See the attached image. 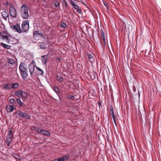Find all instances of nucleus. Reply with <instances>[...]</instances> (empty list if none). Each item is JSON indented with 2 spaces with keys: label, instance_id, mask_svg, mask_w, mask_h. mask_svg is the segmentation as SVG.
I'll return each mask as SVG.
<instances>
[{
  "label": "nucleus",
  "instance_id": "nucleus-1",
  "mask_svg": "<svg viewBox=\"0 0 161 161\" xmlns=\"http://www.w3.org/2000/svg\"><path fill=\"white\" fill-rule=\"evenodd\" d=\"M19 69L21 71V75L23 79L24 80L26 79L28 76V71L26 64L23 62H22L19 65Z\"/></svg>",
  "mask_w": 161,
  "mask_h": 161
},
{
  "label": "nucleus",
  "instance_id": "nucleus-2",
  "mask_svg": "<svg viewBox=\"0 0 161 161\" xmlns=\"http://www.w3.org/2000/svg\"><path fill=\"white\" fill-rule=\"evenodd\" d=\"M28 8L24 4L21 7L20 11L21 17L24 19H27L29 16Z\"/></svg>",
  "mask_w": 161,
  "mask_h": 161
},
{
  "label": "nucleus",
  "instance_id": "nucleus-3",
  "mask_svg": "<svg viewBox=\"0 0 161 161\" xmlns=\"http://www.w3.org/2000/svg\"><path fill=\"white\" fill-rule=\"evenodd\" d=\"M29 29V22L27 20L24 21L22 24L21 29L22 32H26Z\"/></svg>",
  "mask_w": 161,
  "mask_h": 161
},
{
  "label": "nucleus",
  "instance_id": "nucleus-4",
  "mask_svg": "<svg viewBox=\"0 0 161 161\" xmlns=\"http://www.w3.org/2000/svg\"><path fill=\"white\" fill-rule=\"evenodd\" d=\"M17 69H14L12 71L11 74V80L12 81H15L16 80H17L19 77V76L18 75L17 72L16 71Z\"/></svg>",
  "mask_w": 161,
  "mask_h": 161
},
{
  "label": "nucleus",
  "instance_id": "nucleus-5",
  "mask_svg": "<svg viewBox=\"0 0 161 161\" xmlns=\"http://www.w3.org/2000/svg\"><path fill=\"white\" fill-rule=\"evenodd\" d=\"M70 3L72 5V7L75 9L76 10V11L78 13H81L82 10L81 8H79V6L75 4V2L72 0H70Z\"/></svg>",
  "mask_w": 161,
  "mask_h": 161
},
{
  "label": "nucleus",
  "instance_id": "nucleus-6",
  "mask_svg": "<svg viewBox=\"0 0 161 161\" xmlns=\"http://www.w3.org/2000/svg\"><path fill=\"white\" fill-rule=\"evenodd\" d=\"M11 28L15 31L19 33L22 32L20 26L19 24H16L15 25H12Z\"/></svg>",
  "mask_w": 161,
  "mask_h": 161
},
{
  "label": "nucleus",
  "instance_id": "nucleus-7",
  "mask_svg": "<svg viewBox=\"0 0 161 161\" xmlns=\"http://www.w3.org/2000/svg\"><path fill=\"white\" fill-rule=\"evenodd\" d=\"M11 4V16L16 17L17 16V11L15 8Z\"/></svg>",
  "mask_w": 161,
  "mask_h": 161
},
{
  "label": "nucleus",
  "instance_id": "nucleus-8",
  "mask_svg": "<svg viewBox=\"0 0 161 161\" xmlns=\"http://www.w3.org/2000/svg\"><path fill=\"white\" fill-rule=\"evenodd\" d=\"M69 157V155H65L61 157L58 158L54 159V160L55 161H64L67 160Z\"/></svg>",
  "mask_w": 161,
  "mask_h": 161
},
{
  "label": "nucleus",
  "instance_id": "nucleus-9",
  "mask_svg": "<svg viewBox=\"0 0 161 161\" xmlns=\"http://www.w3.org/2000/svg\"><path fill=\"white\" fill-rule=\"evenodd\" d=\"M8 135L6 138L7 141L6 145L7 147H9L10 145V130H8Z\"/></svg>",
  "mask_w": 161,
  "mask_h": 161
},
{
  "label": "nucleus",
  "instance_id": "nucleus-10",
  "mask_svg": "<svg viewBox=\"0 0 161 161\" xmlns=\"http://www.w3.org/2000/svg\"><path fill=\"white\" fill-rule=\"evenodd\" d=\"M38 47L42 49H45L47 48V45L44 42H39L38 44Z\"/></svg>",
  "mask_w": 161,
  "mask_h": 161
},
{
  "label": "nucleus",
  "instance_id": "nucleus-11",
  "mask_svg": "<svg viewBox=\"0 0 161 161\" xmlns=\"http://www.w3.org/2000/svg\"><path fill=\"white\" fill-rule=\"evenodd\" d=\"M35 68V65L31 63L28 66V69L31 75L33 74Z\"/></svg>",
  "mask_w": 161,
  "mask_h": 161
},
{
  "label": "nucleus",
  "instance_id": "nucleus-12",
  "mask_svg": "<svg viewBox=\"0 0 161 161\" xmlns=\"http://www.w3.org/2000/svg\"><path fill=\"white\" fill-rule=\"evenodd\" d=\"M1 33L2 34L3 36L5 37V40L7 42H9L10 40L8 39V36L7 33L5 31H2L1 32Z\"/></svg>",
  "mask_w": 161,
  "mask_h": 161
},
{
  "label": "nucleus",
  "instance_id": "nucleus-13",
  "mask_svg": "<svg viewBox=\"0 0 161 161\" xmlns=\"http://www.w3.org/2000/svg\"><path fill=\"white\" fill-rule=\"evenodd\" d=\"M11 88L13 89H17L19 87V84L17 82L11 83Z\"/></svg>",
  "mask_w": 161,
  "mask_h": 161
},
{
  "label": "nucleus",
  "instance_id": "nucleus-14",
  "mask_svg": "<svg viewBox=\"0 0 161 161\" xmlns=\"http://www.w3.org/2000/svg\"><path fill=\"white\" fill-rule=\"evenodd\" d=\"M11 64H12L13 66L12 67V66H11V69H16L15 61L13 59H11Z\"/></svg>",
  "mask_w": 161,
  "mask_h": 161
},
{
  "label": "nucleus",
  "instance_id": "nucleus-15",
  "mask_svg": "<svg viewBox=\"0 0 161 161\" xmlns=\"http://www.w3.org/2000/svg\"><path fill=\"white\" fill-rule=\"evenodd\" d=\"M18 41L17 39L11 36V44H16L18 43Z\"/></svg>",
  "mask_w": 161,
  "mask_h": 161
},
{
  "label": "nucleus",
  "instance_id": "nucleus-16",
  "mask_svg": "<svg viewBox=\"0 0 161 161\" xmlns=\"http://www.w3.org/2000/svg\"><path fill=\"white\" fill-rule=\"evenodd\" d=\"M21 117L26 119H31V116L28 114L27 113H23Z\"/></svg>",
  "mask_w": 161,
  "mask_h": 161
},
{
  "label": "nucleus",
  "instance_id": "nucleus-17",
  "mask_svg": "<svg viewBox=\"0 0 161 161\" xmlns=\"http://www.w3.org/2000/svg\"><path fill=\"white\" fill-rule=\"evenodd\" d=\"M55 79L56 80L60 82H62L64 80V78L58 75L56 76Z\"/></svg>",
  "mask_w": 161,
  "mask_h": 161
},
{
  "label": "nucleus",
  "instance_id": "nucleus-18",
  "mask_svg": "<svg viewBox=\"0 0 161 161\" xmlns=\"http://www.w3.org/2000/svg\"><path fill=\"white\" fill-rule=\"evenodd\" d=\"M22 90H18L14 93V95L17 97H20L22 95Z\"/></svg>",
  "mask_w": 161,
  "mask_h": 161
},
{
  "label": "nucleus",
  "instance_id": "nucleus-19",
  "mask_svg": "<svg viewBox=\"0 0 161 161\" xmlns=\"http://www.w3.org/2000/svg\"><path fill=\"white\" fill-rule=\"evenodd\" d=\"M31 129L32 130H34L36 131H37L39 133H41V131H40L41 129H40L39 128V127H36L34 126H32L31 127Z\"/></svg>",
  "mask_w": 161,
  "mask_h": 161
},
{
  "label": "nucleus",
  "instance_id": "nucleus-20",
  "mask_svg": "<svg viewBox=\"0 0 161 161\" xmlns=\"http://www.w3.org/2000/svg\"><path fill=\"white\" fill-rule=\"evenodd\" d=\"M2 14L5 19L7 20V18H8V19H9V15L7 13V12L6 11L3 12L2 13Z\"/></svg>",
  "mask_w": 161,
  "mask_h": 161
},
{
  "label": "nucleus",
  "instance_id": "nucleus-21",
  "mask_svg": "<svg viewBox=\"0 0 161 161\" xmlns=\"http://www.w3.org/2000/svg\"><path fill=\"white\" fill-rule=\"evenodd\" d=\"M40 131H41V133H42V134L45 135L46 136H48L50 135V133L49 132H48L45 130L41 129Z\"/></svg>",
  "mask_w": 161,
  "mask_h": 161
},
{
  "label": "nucleus",
  "instance_id": "nucleus-22",
  "mask_svg": "<svg viewBox=\"0 0 161 161\" xmlns=\"http://www.w3.org/2000/svg\"><path fill=\"white\" fill-rule=\"evenodd\" d=\"M62 3V7L64 8H66L68 6L66 0L63 1Z\"/></svg>",
  "mask_w": 161,
  "mask_h": 161
},
{
  "label": "nucleus",
  "instance_id": "nucleus-23",
  "mask_svg": "<svg viewBox=\"0 0 161 161\" xmlns=\"http://www.w3.org/2000/svg\"><path fill=\"white\" fill-rule=\"evenodd\" d=\"M1 46L7 49H10V46L7 45L3 42H1Z\"/></svg>",
  "mask_w": 161,
  "mask_h": 161
},
{
  "label": "nucleus",
  "instance_id": "nucleus-24",
  "mask_svg": "<svg viewBox=\"0 0 161 161\" xmlns=\"http://www.w3.org/2000/svg\"><path fill=\"white\" fill-rule=\"evenodd\" d=\"M47 56L46 55H43L42 56V61L43 63L46 64L47 61V58H45V56Z\"/></svg>",
  "mask_w": 161,
  "mask_h": 161
},
{
  "label": "nucleus",
  "instance_id": "nucleus-25",
  "mask_svg": "<svg viewBox=\"0 0 161 161\" xmlns=\"http://www.w3.org/2000/svg\"><path fill=\"white\" fill-rule=\"evenodd\" d=\"M4 89H10V84L8 83L7 84L3 85V87Z\"/></svg>",
  "mask_w": 161,
  "mask_h": 161
},
{
  "label": "nucleus",
  "instance_id": "nucleus-26",
  "mask_svg": "<svg viewBox=\"0 0 161 161\" xmlns=\"http://www.w3.org/2000/svg\"><path fill=\"white\" fill-rule=\"evenodd\" d=\"M87 56L89 61L91 62H92L93 60L92 55L90 54H87Z\"/></svg>",
  "mask_w": 161,
  "mask_h": 161
},
{
  "label": "nucleus",
  "instance_id": "nucleus-27",
  "mask_svg": "<svg viewBox=\"0 0 161 161\" xmlns=\"http://www.w3.org/2000/svg\"><path fill=\"white\" fill-rule=\"evenodd\" d=\"M41 35L42 36L43 38H44V36L42 34H41L39 33V31H34L33 33V35L34 36H35L36 35Z\"/></svg>",
  "mask_w": 161,
  "mask_h": 161
},
{
  "label": "nucleus",
  "instance_id": "nucleus-28",
  "mask_svg": "<svg viewBox=\"0 0 161 161\" xmlns=\"http://www.w3.org/2000/svg\"><path fill=\"white\" fill-rule=\"evenodd\" d=\"M28 96V94L27 93L25 92H24L22 91V95L21 97H23L26 98Z\"/></svg>",
  "mask_w": 161,
  "mask_h": 161
},
{
  "label": "nucleus",
  "instance_id": "nucleus-29",
  "mask_svg": "<svg viewBox=\"0 0 161 161\" xmlns=\"http://www.w3.org/2000/svg\"><path fill=\"white\" fill-rule=\"evenodd\" d=\"M60 6V3L57 0L54 1V6L55 7L57 8Z\"/></svg>",
  "mask_w": 161,
  "mask_h": 161
},
{
  "label": "nucleus",
  "instance_id": "nucleus-30",
  "mask_svg": "<svg viewBox=\"0 0 161 161\" xmlns=\"http://www.w3.org/2000/svg\"><path fill=\"white\" fill-rule=\"evenodd\" d=\"M54 91L57 93H58L59 92V89L57 86H55L54 88L53 89Z\"/></svg>",
  "mask_w": 161,
  "mask_h": 161
},
{
  "label": "nucleus",
  "instance_id": "nucleus-31",
  "mask_svg": "<svg viewBox=\"0 0 161 161\" xmlns=\"http://www.w3.org/2000/svg\"><path fill=\"white\" fill-rule=\"evenodd\" d=\"M36 68L38 71L40 72L39 73L41 75H43V70L37 67H36Z\"/></svg>",
  "mask_w": 161,
  "mask_h": 161
},
{
  "label": "nucleus",
  "instance_id": "nucleus-32",
  "mask_svg": "<svg viewBox=\"0 0 161 161\" xmlns=\"http://www.w3.org/2000/svg\"><path fill=\"white\" fill-rule=\"evenodd\" d=\"M16 101H17V103L19 105H22V103L21 102V100L19 98H17Z\"/></svg>",
  "mask_w": 161,
  "mask_h": 161
},
{
  "label": "nucleus",
  "instance_id": "nucleus-33",
  "mask_svg": "<svg viewBox=\"0 0 161 161\" xmlns=\"http://www.w3.org/2000/svg\"><path fill=\"white\" fill-rule=\"evenodd\" d=\"M17 113L18 115L21 117L23 113L20 110H18V111H17Z\"/></svg>",
  "mask_w": 161,
  "mask_h": 161
},
{
  "label": "nucleus",
  "instance_id": "nucleus-34",
  "mask_svg": "<svg viewBox=\"0 0 161 161\" xmlns=\"http://www.w3.org/2000/svg\"><path fill=\"white\" fill-rule=\"evenodd\" d=\"M6 109L8 112H10V105H8L6 107Z\"/></svg>",
  "mask_w": 161,
  "mask_h": 161
},
{
  "label": "nucleus",
  "instance_id": "nucleus-35",
  "mask_svg": "<svg viewBox=\"0 0 161 161\" xmlns=\"http://www.w3.org/2000/svg\"><path fill=\"white\" fill-rule=\"evenodd\" d=\"M16 106L15 105L11 106V112L13 111L14 109H15Z\"/></svg>",
  "mask_w": 161,
  "mask_h": 161
},
{
  "label": "nucleus",
  "instance_id": "nucleus-36",
  "mask_svg": "<svg viewBox=\"0 0 161 161\" xmlns=\"http://www.w3.org/2000/svg\"><path fill=\"white\" fill-rule=\"evenodd\" d=\"M60 26L62 27L65 28L66 26V24L65 23H63L61 24Z\"/></svg>",
  "mask_w": 161,
  "mask_h": 161
},
{
  "label": "nucleus",
  "instance_id": "nucleus-37",
  "mask_svg": "<svg viewBox=\"0 0 161 161\" xmlns=\"http://www.w3.org/2000/svg\"><path fill=\"white\" fill-rule=\"evenodd\" d=\"M68 98L69 99H70L71 100H73L74 98V97L72 95H69V96L68 97Z\"/></svg>",
  "mask_w": 161,
  "mask_h": 161
},
{
  "label": "nucleus",
  "instance_id": "nucleus-38",
  "mask_svg": "<svg viewBox=\"0 0 161 161\" xmlns=\"http://www.w3.org/2000/svg\"><path fill=\"white\" fill-rule=\"evenodd\" d=\"M0 39L2 40H5V37L3 36L2 34L1 33V32L0 33Z\"/></svg>",
  "mask_w": 161,
  "mask_h": 161
},
{
  "label": "nucleus",
  "instance_id": "nucleus-39",
  "mask_svg": "<svg viewBox=\"0 0 161 161\" xmlns=\"http://www.w3.org/2000/svg\"><path fill=\"white\" fill-rule=\"evenodd\" d=\"M81 66V65L80 64H78L76 67V69L79 70L80 69V67Z\"/></svg>",
  "mask_w": 161,
  "mask_h": 161
},
{
  "label": "nucleus",
  "instance_id": "nucleus-40",
  "mask_svg": "<svg viewBox=\"0 0 161 161\" xmlns=\"http://www.w3.org/2000/svg\"><path fill=\"white\" fill-rule=\"evenodd\" d=\"M7 61L9 64H10V58H7Z\"/></svg>",
  "mask_w": 161,
  "mask_h": 161
},
{
  "label": "nucleus",
  "instance_id": "nucleus-41",
  "mask_svg": "<svg viewBox=\"0 0 161 161\" xmlns=\"http://www.w3.org/2000/svg\"><path fill=\"white\" fill-rule=\"evenodd\" d=\"M13 156H15V157L16 158V159H17L19 157V156L18 155H17L16 154H14L13 155Z\"/></svg>",
  "mask_w": 161,
  "mask_h": 161
},
{
  "label": "nucleus",
  "instance_id": "nucleus-42",
  "mask_svg": "<svg viewBox=\"0 0 161 161\" xmlns=\"http://www.w3.org/2000/svg\"><path fill=\"white\" fill-rule=\"evenodd\" d=\"M100 32H101V35H104V32L103 31V30H101V31H100Z\"/></svg>",
  "mask_w": 161,
  "mask_h": 161
},
{
  "label": "nucleus",
  "instance_id": "nucleus-43",
  "mask_svg": "<svg viewBox=\"0 0 161 161\" xmlns=\"http://www.w3.org/2000/svg\"><path fill=\"white\" fill-rule=\"evenodd\" d=\"M14 102V99L11 98V104H12Z\"/></svg>",
  "mask_w": 161,
  "mask_h": 161
},
{
  "label": "nucleus",
  "instance_id": "nucleus-44",
  "mask_svg": "<svg viewBox=\"0 0 161 161\" xmlns=\"http://www.w3.org/2000/svg\"><path fill=\"white\" fill-rule=\"evenodd\" d=\"M110 113L112 115L114 114V110H112L111 111H110Z\"/></svg>",
  "mask_w": 161,
  "mask_h": 161
},
{
  "label": "nucleus",
  "instance_id": "nucleus-45",
  "mask_svg": "<svg viewBox=\"0 0 161 161\" xmlns=\"http://www.w3.org/2000/svg\"><path fill=\"white\" fill-rule=\"evenodd\" d=\"M113 120H114V123L115 125L116 126H117V124L116 122V119H113Z\"/></svg>",
  "mask_w": 161,
  "mask_h": 161
},
{
  "label": "nucleus",
  "instance_id": "nucleus-46",
  "mask_svg": "<svg viewBox=\"0 0 161 161\" xmlns=\"http://www.w3.org/2000/svg\"><path fill=\"white\" fill-rule=\"evenodd\" d=\"M91 77V79H92V80H94L95 79V76L94 75L93 76H92V77Z\"/></svg>",
  "mask_w": 161,
  "mask_h": 161
},
{
  "label": "nucleus",
  "instance_id": "nucleus-47",
  "mask_svg": "<svg viewBox=\"0 0 161 161\" xmlns=\"http://www.w3.org/2000/svg\"><path fill=\"white\" fill-rule=\"evenodd\" d=\"M104 4L105 5V6L107 8H108V4L106 3H104Z\"/></svg>",
  "mask_w": 161,
  "mask_h": 161
},
{
  "label": "nucleus",
  "instance_id": "nucleus-48",
  "mask_svg": "<svg viewBox=\"0 0 161 161\" xmlns=\"http://www.w3.org/2000/svg\"><path fill=\"white\" fill-rule=\"evenodd\" d=\"M103 38V41L104 42V44L105 45V37L104 38Z\"/></svg>",
  "mask_w": 161,
  "mask_h": 161
},
{
  "label": "nucleus",
  "instance_id": "nucleus-49",
  "mask_svg": "<svg viewBox=\"0 0 161 161\" xmlns=\"http://www.w3.org/2000/svg\"><path fill=\"white\" fill-rule=\"evenodd\" d=\"M110 111H111L112 110H114L113 109V107L112 106H110Z\"/></svg>",
  "mask_w": 161,
  "mask_h": 161
},
{
  "label": "nucleus",
  "instance_id": "nucleus-50",
  "mask_svg": "<svg viewBox=\"0 0 161 161\" xmlns=\"http://www.w3.org/2000/svg\"><path fill=\"white\" fill-rule=\"evenodd\" d=\"M113 119H115V114L112 115Z\"/></svg>",
  "mask_w": 161,
  "mask_h": 161
},
{
  "label": "nucleus",
  "instance_id": "nucleus-51",
  "mask_svg": "<svg viewBox=\"0 0 161 161\" xmlns=\"http://www.w3.org/2000/svg\"><path fill=\"white\" fill-rule=\"evenodd\" d=\"M101 36L102 38L105 37V35H101Z\"/></svg>",
  "mask_w": 161,
  "mask_h": 161
},
{
  "label": "nucleus",
  "instance_id": "nucleus-52",
  "mask_svg": "<svg viewBox=\"0 0 161 161\" xmlns=\"http://www.w3.org/2000/svg\"><path fill=\"white\" fill-rule=\"evenodd\" d=\"M98 105L99 106H100V105H101V103L99 102L98 103Z\"/></svg>",
  "mask_w": 161,
  "mask_h": 161
},
{
  "label": "nucleus",
  "instance_id": "nucleus-53",
  "mask_svg": "<svg viewBox=\"0 0 161 161\" xmlns=\"http://www.w3.org/2000/svg\"><path fill=\"white\" fill-rule=\"evenodd\" d=\"M8 12H9V13L10 14V8H8Z\"/></svg>",
  "mask_w": 161,
  "mask_h": 161
},
{
  "label": "nucleus",
  "instance_id": "nucleus-54",
  "mask_svg": "<svg viewBox=\"0 0 161 161\" xmlns=\"http://www.w3.org/2000/svg\"><path fill=\"white\" fill-rule=\"evenodd\" d=\"M6 3H7V5H8V4H8V2H7Z\"/></svg>",
  "mask_w": 161,
  "mask_h": 161
},
{
  "label": "nucleus",
  "instance_id": "nucleus-55",
  "mask_svg": "<svg viewBox=\"0 0 161 161\" xmlns=\"http://www.w3.org/2000/svg\"><path fill=\"white\" fill-rule=\"evenodd\" d=\"M50 161H55L54 159V160H51Z\"/></svg>",
  "mask_w": 161,
  "mask_h": 161
},
{
  "label": "nucleus",
  "instance_id": "nucleus-56",
  "mask_svg": "<svg viewBox=\"0 0 161 161\" xmlns=\"http://www.w3.org/2000/svg\"><path fill=\"white\" fill-rule=\"evenodd\" d=\"M12 128H11V130ZM11 133H12V131L11 130L10 131Z\"/></svg>",
  "mask_w": 161,
  "mask_h": 161
},
{
  "label": "nucleus",
  "instance_id": "nucleus-57",
  "mask_svg": "<svg viewBox=\"0 0 161 161\" xmlns=\"http://www.w3.org/2000/svg\"><path fill=\"white\" fill-rule=\"evenodd\" d=\"M58 60H60V58H58Z\"/></svg>",
  "mask_w": 161,
  "mask_h": 161
},
{
  "label": "nucleus",
  "instance_id": "nucleus-58",
  "mask_svg": "<svg viewBox=\"0 0 161 161\" xmlns=\"http://www.w3.org/2000/svg\"><path fill=\"white\" fill-rule=\"evenodd\" d=\"M8 101L10 102V99H9V100L8 99Z\"/></svg>",
  "mask_w": 161,
  "mask_h": 161
},
{
  "label": "nucleus",
  "instance_id": "nucleus-59",
  "mask_svg": "<svg viewBox=\"0 0 161 161\" xmlns=\"http://www.w3.org/2000/svg\"><path fill=\"white\" fill-rule=\"evenodd\" d=\"M45 1H46V0H43V1L45 2Z\"/></svg>",
  "mask_w": 161,
  "mask_h": 161
},
{
  "label": "nucleus",
  "instance_id": "nucleus-60",
  "mask_svg": "<svg viewBox=\"0 0 161 161\" xmlns=\"http://www.w3.org/2000/svg\"><path fill=\"white\" fill-rule=\"evenodd\" d=\"M8 36H10V35L8 34Z\"/></svg>",
  "mask_w": 161,
  "mask_h": 161
},
{
  "label": "nucleus",
  "instance_id": "nucleus-61",
  "mask_svg": "<svg viewBox=\"0 0 161 161\" xmlns=\"http://www.w3.org/2000/svg\"><path fill=\"white\" fill-rule=\"evenodd\" d=\"M8 22L10 24V22H9V21H8Z\"/></svg>",
  "mask_w": 161,
  "mask_h": 161
},
{
  "label": "nucleus",
  "instance_id": "nucleus-62",
  "mask_svg": "<svg viewBox=\"0 0 161 161\" xmlns=\"http://www.w3.org/2000/svg\"><path fill=\"white\" fill-rule=\"evenodd\" d=\"M11 138H11H11H10L11 139Z\"/></svg>",
  "mask_w": 161,
  "mask_h": 161
}]
</instances>
